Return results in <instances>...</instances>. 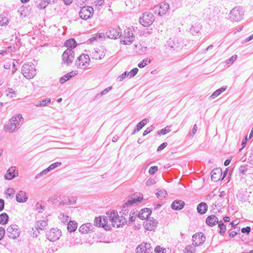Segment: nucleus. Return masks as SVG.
Masks as SVG:
<instances>
[{
	"label": "nucleus",
	"mask_w": 253,
	"mask_h": 253,
	"mask_svg": "<svg viewBox=\"0 0 253 253\" xmlns=\"http://www.w3.org/2000/svg\"><path fill=\"white\" fill-rule=\"evenodd\" d=\"M90 59L86 54H81L76 59L75 64L77 68L82 70H87L90 65Z\"/></svg>",
	"instance_id": "3"
},
{
	"label": "nucleus",
	"mask_w": 253,
	"mask_h": 253,
	"mask_svg": "<svg viewBox=\"0 0 253 253\" xmlns=\"http://www.w3.org/2000/svg\"><path fill=\"white\" fill-rule=\"evenodd\" d=\"M137 253H152L153 248L150 244L142 243L136 249Z\"/></svg>",
	"instance_id": "15"
},
{
	"label": "nucleus",
	"mask_w": 253,
	"mask_h": 253,
	"mask_svg": "<svg viewBox=\"0 0 253 253\" xmlns=\"http://www.w3.org/2000/svg\"><path fill=\"white\" fill-rule=\"evenodd\" d=\"M201 29V26L199 24H194L192 26L190 32L193 35L198 34Z\"/></svg>",
	"instance_id": "32"
},
{
	"label": "nucleus",
	"mask_w": 253,
	"mask_h": 253,
	"mask_svg": "<svg viewBox=\"0 0 253 253\" xmlns=\"http://www.w3.org/2000/svg\"><path fill=\"white\" fill-rule=\"evenodd\" d=\"M248 169V166L247 165H242L239 168V171L240 173L242 174H245L246 172H247Z\"/></svg>",
	"instance_id": "52"
},
{
	"label": "nucleus",
	"mask_w": 253,
	"mask_h": 253,
	"mask_svg": "<svg viewBox=\"0 0 253 253\" xmlns=\"http://www.w3.org/2000/svg\"><path fill=\"white\" fill-rule=\"evenodd\" d=\"M167 195V192L165 190H160L156 193V195L158 198L163 199L165 198Z\"/></svg>",
	"instance_id": "40"
},
{
	"label": "nucleus",
	"mask_w": 253,
	"mask_h": 253,
	"mask_svg": "<svg viewBox=\"0 0 253 253\" xmlns=\"http://www.w3.org/2000/svg\"><path fill=\"white\" fill-rule=\"evenodd\" d=\"M64 45L67 47V48L72 49L77 46V43L74 39H70L65 42Z\"/></svg>",
	"instance_id": "28"
},
{
	"label": "nucleus",
	"mask_w": 253,
	"mask_h": 253,
	"mask_svg": "<svg viewBox=\"0 0 253 253\" xmlns=\"http://www.w3.org/2000/svg\"><path fill=\"white\" fill-rule=\"evenodd\" d=\"M59 218L63 222H68L69 221V216L64 213H61L59 216Z\"/></svg>",
	"instance_id": "43"
},
{
	"label": "nucleus",
	"mask_w": 253,
	"mask_h": 253,
	"mask_svg": "<svg viewBox=\"0 0 253 253\" xmlns=\"http://www.w3.org/2000/svg\"><path fill=\"white\" fill-rule=\"evenodd\" d=\"M93 12V8L91 6H84L80 10L79 15L82 19L87 20L92 16Z\"/></svg>",
	"instance_id": "11"
},
{
	"label": "nucleus",
	"mask_w": 253,
	"mask_h": 253,
	"mask_svg": "<svg viewBox=\"0 0 253 253\" xmlns=\"http://www.w3.org/2000/svg\"><path fill=\"white\" fill-rule=\"evenodd\" d=\"M157 222L153 218H148L144 223V228L147 230L152 231L156 227Z\"/></svg>",
	"instance_id": "20"
},
{
	"label": "nucleus",
	"mask_w": 253,
	"mask_h": 253,
	"mask_svg": "<svg viewBox=\"0 0 253 253\" xmlns=\"http://www.w3.org/2000/svg\"><path fill=\"white\" fill-rule=\"evenodd\" d=\"M218 222L217 218L214 215L209 216L206 219L207 224L210 226L214 225Z\"/></svg>",
	"instance_id": "26"
},
{
	"label": "nucleus",
	"mask_w": 253,
	"mask_h": 253,
	"mask_svg": "<svg viewBox=\"0 0 253 253\" xmlns=\"http://www.w3.org/2000/svg\"><path fill=\"white\" fill-rule=\"evenodd\" d=\"M105 3V0H96L94 1L95 7L99 9Z\"/></svg>",
	"instance_id": "44"
},
{
	"label": "nucleus",
	"mask_w": 253,
	"mask_h": 253,
	"mask_svg": "<svg viewBox=\"0 0 253 253\" xmlns=\"http://www.w3.org/2000/svg\"><path fill=\"white\" fill-rule=\"evenodd\" d=\"M156 183L155 180L153 178H149L146 182V185L150 186L154 185Z\"/></svg>",
	"instance_id": "60"
},
{
	"label": "nucleus",
	"mask_w": 253,
	"mask_h": 253,
	"mask_svg": "<svg viewBox=\"0 0 253 253\" xmlns=\"http://www.w3.org/2000/svg\"><path fill=\"white\" fill-rule=\"evenodd\" d=\"M108 219L107 217H98L94 219V225L96 226H101L104 227L105 229L108 228L107 225Z\"/></svg>",
	"instance_id": "19"
},
{
	"label": "nucleus",
	"mask_w": 253,
	"mask_h": 253,
	"mask_svg": "<svg viewBox=\"0 0 253 253\" xmlns=\"http://www.w3.org/2000/svg\"><path fill=\"white\" fill-rule=\"evenodd\" d=\"M185 205L183 201L181 200H175L171 204V208L174 210H180L182 209Z\"/></svg>",
	"instance_id": "23"
},
{
	"label": "nucleus",
	"mask_w": 253,
	"mask_h": 253,
	"mask_svg": "<svg viewBox=\"0 0 253 253\" xmlns=\"http://www.w3.org/2000/svg\"><path fill=\"white\" fill-rule=\"evenodd\" d=\"M120 28L119 27L111 28L106 32V35L110 39H117L120 36Z\"/></svg>",
	"instance_id": "18"
},
{
	"label": "nucleus",
	"mask_w": 253,
	"mask_h": 253,
	"mask_svg": "<svg viewBox=\"0 0 253 253\" xmlns=\"http://www.w3.org/2000/svg\"><path fill=\"white\" fill-rule=\"evenodd\" d=\"M90 57L94 60H101L104 57L106 49L103 46L91 49L88 51Z\"/></svg>",
	"instance_id": "7"
},
{
	"label": "nucleus",
	"mask_w": 253,
	"mask_h": 253,
	"mask_svg": "<svg viewBox=\"0 0 253 253\" xmlns=\"http://www.w3.org/2000/svg\"><path fill=\"white\" fill-rule=\"evenodd\" d=\"M47 223L45 220H42L38 221L36 223V228L41 230L44 229V227L46 226Z\"/></svg>",
	"instance_id": "33"
},
{
	"label": "nucleus",
	"mask_w": 253,
	"mask_h": 253,
	"mask_svg": "<svg viewBox=\"0 0 253 253\" xmlns=\"http://www.w3.org/2000/svg\"><path fill=\"white\" fill-rule=\"evenodd\" d=\"M136 214L134 212H131L129 214V219L128 222L129 223L132 222L135 220Z\"/></svg>",
	"instance_id": "56"
},
{
	"label": "nucleus",
	"mask_w": 253,
	"mask_h": 253,
	"mask_svg": "<svg viewBox=\"0 0 253 253\" xmlns=\"http://www.w3.org/2000/svg\"><path fill=\"white\" fill-rule=\"evenodd\" d=\"M48 4V3L45 0H40L39 4L37 5V7L39 9L45 8Z\"/></svg>",
	"instance_id": "42"
},
{
	"label": "nucleus",
	"mask_w": 253,
	"mask_h": 253,
	"mask_svg": "<svg viewBox=\"0 0 253 253\" xmlns=\"http://www.w3.org/2000/svg\"><path fill=\"white\" fill-rule=\"evenodd\" d=\"M169 8V4L166 2H161L159 6L155 7V11L160 16L165 15Z\"/></svg>",
	"instance_id": "17"
},
{
	"label": "nucleus",
	"mask_w": 253,
	"mask_h": 253,
	"mask_svg": "<svg viewBox=\"0 0 253 253\" xmlns=\"http://www.w3.org/2000/svg\"><path fill=\"white\" fill-rule=\"evenodd\" d=\"M251 231V228L249 226H247L246 227L243 228L241 229V231L242 233H249Z\"/></svg>",
	"instance_id": "63"
},
{
	"label": "nucleus",
	"mask_w": 253,
	"mask_h": 253,
	"mask_svg": "<svg viewBox=\"0 0 253 253\" xmlns=\"http://www.w3.org/2000/svg\"><path fill=\"white\" fill-rule=\"evenodd\" d=\"M206 240V237L202 233H198L192 237L193 245L196 247L202 245Z\"/></svg>",
	"instance_id": "16"
},
{
	"label": "nucleus",
	"mask_w": 253,
	"mask_h": 253,
	"mask_svg": "<svg viewBox=\"0 0 253 253\" xmlns=\"http://www.w3.org/2000/svg\"><path fill=\"white\" fill-rule=\"evenodd\" d=\"M226 173V171L224 173V175H222V169L220 168H216L214 169L211 173V179L212 181L214 182H217L218 180L221 179H223L224 177L225 176Z\"/></svg>",
	"instance_id": "13"
},
{
	"label": "nucleus",
	"mask_w": 253,
	"mask_h": 253,
	"mask_svg": "<svg viewBox=\"0 0 253 253\" xmlns=\"http://www.w3.org/2000/svg\"><path fill=\"white\" fill-rule=\"evenodd\" d=\"M8 221V216L5 213H3L0 215V224H5Z\"/></svg>",
	"instance_id": "34"
},
{
	"label": "nucleus",
	"mask_w": 253,
	"mask_h": 253,
	"mask_svg": "<svg viewBox=\"0 0 253 253\" xmlns=\"http://www.w3.org/2000/svg\"><path fill=\"white\" fill-rule=\"evenodd\" d=\"M18 175V171H16L15 167H11L6 171L4 178L6 180H11Z\"/></svg>",
	"instance_id": "21"
},
{
	"label": "nucleus",
	"mask_w": 253,
	"mask_h": 253,
	"mask_svg": "<svg viewBox=\"0 0 253 253\" xmlns=\"http://www.w3.org/2000/svg\"><path fill=\"white\" fill-rule=\"evenodd\" d=\"M67 200H68L67 202H62V205H71L74 204L76 203L77 198L76 197H71L70 198H67Z\"/></svg>",
	"instance_id": "36"
},
{
	"label": "nucleus",
	"mask_w": 253,
	"mask_h": 253,
	"mask_svg": "<svg viewBox=\"0 0 253 253\" xmlns=\"http://www.w3.org/2000/svg\"><path fill=\"white\" fill-rule=\"evenodd\" d=\"M8 22L9 21L7 16L3 14L0 15V26L6 25Z\"/></svg>",
	"instance_id": "35"
},
{
	"label": "nucleus",
	"mask_w": 253,
	"mask_h": 253,
	"mask_svg": "<svg viewBox=\"0 0 253 253\" xmlns=\"http://www.w3.org/2000/svg\"><path fill=\"white\" fill-rule=\"evenodd\" d=\"M61 165V162H56L55 163H53L51 164L50 166H49L48 168L50 169V170H53L56 168L57 167L60 166Z\"/></svg>",
	"instance_id": "51"
},
{
	"label": "nucleus",
	"mask_w": 253,
	"mask_h": 253,
	"mask_svg": "<svg viewBox=\"0 0 253 253\" xmlns=\"http://www.w3.org/2000/svg\"><path fill=\"white\" fill-rule=\"evenodd\" d=\"M151 214V211L150 209L145 208L142 209L138 214V216L141 219H148L150 218V215Z\"/></svg>",
	"instance_id": "22"
},
{
	"label": "nucleus",
	"mask_w": 253,
	"mask_h": 253,
	"mask_svg": "<svg viewBox=\"0 0 253 253\" xmlns=\"http://www.w3.org/2000/svg\"><path fill=\"white\" fill-rule=\"evenodd\" d=\"M219 230V233L221 235H223L226 231V226L223 223H220L218 224Z\"/></svg>",
	"instance_id": "48"
},
{
	"label": "nucleus",
	"mask_w": 253,
	"mask_h": 253,
	"mask_svg": "<svg viewBox=\"0 0 253 253\" xmlns=\"http://www.w3.org/2000/svg\"><path fill=\"white\" fill-rule=\"evenodd\" d=\"M158 169V168L157 166H153L150 168V169L149 170V172L151 174H153L156 171H157Z\"/></svg>",
	"instance_id": "55"
},
{
	"label": "nucleus",
	"mask_w": 253,
	"mask_h": 253,
	"mask_svg": "<svg viewBox=\"0 0 253 253\" xmlns=\"http://www.w3.org/2000/svg\"><path fill=\"white\" fill-rule=\"evenodd\" d=\"M167 146V142H164L162 144H161L157 148L158 151H160L164 149Z\"/></svg>",
	"instance_id": "61"
},
{
	"label": "nucleus",
	"mask_w": 253,
	"mask_h": 253,
	"mask_svg": "<svg viewBox=\"0 0 253 253\" xmlns=\"http://www.w3.org/2000/svg\"><path fill=\"white\" fill-rule=\"evenodd\" d=\"M244 15V11L242 8L236 6L233 8L229 14V19L232 22H238L241 21Z\"/></svg>",
	"instance_id": "4"
},
{
	"label": "nucleus",
	"mask_w": 253,
	"mask_h": 253,
	"mask_svg": "<svg viewBox=\"0 0 253 253\" xmlns=\"http://www.w3.org/2000/svg\"><path fill=\"white\" fill-rule=\"evenodd\" d=\"M77 228V223L73 221H69L68 224L67 229L70 232L75 231Z\"/></svg>",
	"instance_id": "31"
},
{
	"label": "nucleus",
	"mask_w": 253,
	"mask_h": 253,
	"mask_svg": "<svg viewBox=\"0 0 253 253\" xmlns=\"http://www.w3.org/2000/svg\"><path fill=\"white\" fill-rule=\"evenodd\" d=\"M138 69L137 68H134L132 69L130 72H128L129 78L133 77L138 72Z\"/></svg>",
	"instance_id": "49"
},
{
	"label": "nucleus",
	"mask_w": 253,
	"mask_h": 253,
	"mask_svg": "<svg viewBox=\"0 0 253 253\" xmlns=\"http://www.w3.org/2000/svg\"><path fill=\"white\" fill-rule=\"evenodd\" d=\"M237 55H234L232 56H231L230 58L227 59L226 61V64H229L230 63H233L237 59Z\"/></svg>",
	"instance_id": "54"
},
{
	"label": "nucleus",
	"mask_w": 253,
	"mask_h": 253,
	"mask_svg": "<svg viewBox=\"0 0 253 253\" xmlns=\"http://www.w3.org/2000/svg\"><path fill=\"white\" fill-rule=\"evenodd\" d=\"M134 35L131 28L125 29L121 36V42L125 44L131 43L134 40Z\"/></svg>",
	"instance_id": "8"
},
{
	"label": "nucleus",
	"mask_w": 253,
	"mask_h": 253,
	"mask_svg": "<svg viewBox=\"0 0 253 253\" xmlns=\"http://www.w3.org/2000/svg\"><path fill=\"white\" fill-rule=\"evenodd\" d=\"M44 209V205L42 202L37 203L36 205V209L41 212Z\"/></svg>",
	"instance_id": "46"
},
{
	"label": "nucleus",
	"mask_w": 253,
	"mask_h": 253,
	"mask_svg": "<svg viewBox=\"0 0 253 253\" xmlns=\"http://www.w3.org/2000/svg\"><path fill=\"white\" fill-rule=\"evenodd\" d=\"M196 251L195 247L192 244L187 246L185 250L184 253H195Z\"/></svg>",
	"instance_id": "37"
},
{
	"label": "nucleus",
	"mask_w": 253,
	"mask_h": 253,
	"mask_svg": "<svg viewBox=\"0 0 253 253\" xmlns=\"http://www.w3.org/2000/svg\"><path fill=\"white\" fill-rule=\"evenodd\" d=\"M5 92L6 96L10 98H15L17 96L16 91L11 88L6 89Z\"/></svg>",
	"instance_id": "30"
},
{
	"label": "nucleus",
	"mask_w": 253,
	"mask_h": 253,
	"mask_svg": "<svg viewBox=\"0 0 253 253\" xmlns=\"http://www.w3.org/2000/svg\"><path fill=\"white\" fill-rule=\"evenodd\" d=\"M7 232L9 237L15 239L19 237L20 235V230L17 225L15 224L11 225L7 228Z\"/></svg>",
	"instance_id": "14"
},
{
	"label": "nucleus",
	"mask_w": 253,
	"mask_h": 253,
	"mask_svg": "<svg viewBox=\"0 0 253 253\" xmlns=\"http://www.w3.org/2000/svg\"><path fill=\"white\" fill-rule=\"evenodd\" d=\"M107 214L112 225L114 227H120L126 222V220L123 216H120L115 211H109Z\"/></svg>",
	"instance_id": "2"
},
{
	"label": "nucleus",
	"mask_w": 253,
	"mask_h": 253,
	"mask_svg": "<svg viewBox=\"0 0 253 253\" xmlns=\"http://www.w3.org/2000/svg\"><path fill=\"white\" fill-rule=\"evenodd\" d=\"M150 62H151L150 59H144L142 62H140L138 64V66L140 68H143L145 66H146L148 63H150Z\"/></svg>",
	"instance_id": "45"
},
{
	"label": "nucleus",
	"mask_w": 253,
	"mask_h": 253,
	"mask_svg": "<svg viewBox=\"0 0 253 253\" xmlns=\"http://www.w3.org/2000/svg\"><path fill=\"white\" fill-rule=\"evenodd\" d=\"M16 201L18 202H25L27 199L28 197L26 195V194L25 192L23 191H20L17 195H16Z\"/></svg>",
	"instance_id": "24"
},
{
	"label": "nucleus",
	"mask_w": 253,
	"mask_h": 253,
	"mask_svg": "<svg viewBox=\"0 0 253 253\" xmlns=\"http://www.w3.org/2000/svg\"><path fill=\"white\" fill-rule=\"evenodd\" d=\"M170 131H171V130L169 128V127L167 126V127L162 129L159 131H158V134L159 135H161V134L165 135V134H167V133L170 132Z\"/></svg>",
	"instance_id": "47"
},
{
	"label": "nucleus",
	"mask_w": 253,
	"mask_h": 253,
	"mask_svg": "<svg viewBox=\"0 0 253 253\" xmlns=\"http://www.w3.org/2000/svg\"><path fill=\"white\" fill-rule=\"evenodd\" d=\"M153 129V127L152 126H151L150 127L147 128L143 132V135L145 136L146 134L150 133L151 131H152Z\"/></svg>",
	"instance_id": "62"
},
{
	"label": "nucleus",
	"mask_w": 253,
	"mask_h": 253,
	"mask_svg": "<svg viewBox=\"0 0 253 253\" xmlns=\"http://www.w3.org/2000/svg\"><path fill=\"white\" fill-rule=\"evenodd\" d=\"M15 193V191L13 188H8L5 191V194L8 198L13 197Z\"/></svg>",
	"instance_id": "41"
},
{
	"label": "nucleus",
	"mask_w": 253,
	"mask_h": 253,
	"mask_svg": "<svg viewBox=\"0 0 253 253\" xmlns=\"http://www.w3.org/2000/svg\"><path fill=\"white\" fill-rule=\"evenodd\" d=\"M111 89H112V87L111 86L108 87V88H106L104 89L103 90H102L100 92L101 95H103L106 94Z\"/></svg>",
	"instance_id": "64"
},
{
	"label": "nucleus",
	"mask_w": 253,
	"mask_h": 253,
	"mask_svg": "<svg viewBox=\"0 0 253 253\" xmlns=\"http://www.w3.org/2000/svg\"><path fill=\"white\" fill-rule=\"evenodd\" d=\"M68 76L67 74L64 75V76H63L62 77H61L60 79V83L61 84H63L66 81L69 80L70 79L69 77H67Z\"/></svg>",
	"instance_id": "57"
},
{
	"label": "nucleus",
	"mask_w": 253,
	"mask_h": 253,
	"mask_svg": "<svg viewBox=\"0 0 253 253\" xmlns=\"http://www.w3.org/2000/svg\"><path fill=\"white\" fill-rule=\"evenodd\" d=\"M92 227V225L90 223H87L82 225L79 228V231L84 234L87 233L91 230Z\"/></svg>",
	"instance_id": "25"
},
{
	"label": "nucleus",
	"mask_w": 253,
	"mask_h": 253,
	"mask_svg": "<svg viewBox=\"0 0 253 253\" xmlns=\"http://www.w3.org/2000/svg\"><path fill=\"white\" fill-rule=\"evenodd\" d=\"M50 169H49L48 168H47V169L43 170L40 173H39L36 177L37 178L39 176H41L44 174H46L47 172H48L49 171H50Z\"/></svg>",
	"instance_id": "59"
},
{
	"label": "nucleus",
	"mask_w": 253,
	"mask_h": 253,
	"mask_svg": "<svg viewBox=\"0 0 253 253\" xmlns=\"http://www.w3.org/2000/svg\"><path fill=\"white\" fill-rule=\"evenodd\" d=\"M154 19V16L152 13L146 12L140 17L139 22L143 26L148 27L152 24Z\"/></svg>",
	"instance_id": "9"
},
{
	"label": "nucleus",
	"mask_w": 253,
	"mask_h": 253,
	"mask_svg": "<svg viewBox=\"0 0 253 253\" xmlns=\"http://www.w3.org/2000/svg\"><path fill=\"white\" fill-rule=\"evenodd\" d=\"M61 235V231L57 228H52L46 234L47 239L50 241H55L58 240Z\"/></svg>",
	"instance_id": "12"
},
{
	"label": "nucleus",
	"mask_w": 253,
	"mask_h": 253,
	"mask_svg": "<svg viewBox=\"0 0 253 253\" xmlns=\"http://www.w3.org/2000/svg\"><path fill=\"white\" fill-rule=\"evenodd\" d=\"M147 120L146 119L142 120L137 125L135 130L139 131L147 124Z\"/></svg>",
	"instance_id": "39"
},
{
	"label": "nucleus",
	"mask_w": 253,
	"mask_h": 253,
	"mask_svg": "<svg viewBox=\"0 0 253 253\" xmlns=\"http://www.w3.org/2000/svg\"><path fill=\"white\" fill-rule=\"evenodd\" d=\"M136 197L137 198H131L130 199L128 200L126 202L124 203L122 207V211L123 212V214H126V212H128V208L129 206L134 204H137L143 199V196L140 194H139L138 196L137 195Z\"/></svg>",
	"instance_id": "6"
},
{
	"label": "nucleus",
	"mask_w": 253,
	"mask_h": 253,
	"mask_svg": "<svg viewBox=\"0 0 253 253\" xmlns=\"http://www.w3.org/2000/svg\"><path fill=\"white\" fill-rule=\"evenodd\" d=\"M78 74V71H76V70L73 71H71V72L68 73V74H67L68 76L67 77H69V78L71 79V78L76 76Z\"/></svg>",
	"instance_id": "58"
},
{
	"label": "nucleus",
	"mask_w": 253,
	"mask_h": 253,
	"mask_svg": "<svg viewBox=\"0 0 253 253\" xmlns=\"http://www.w3.org/2000/svg\"><path fill=\"white\" fill-rule=\"evenodd\" d=\"M227 86H223L220 88L216 90L211 95V98L212 99L215 98L217 96L219 95L222 92L224 91L227 89Z\"/></svg>",
	"instance_id": "29"
},
{
	"label": "nucleus",
	"mask_w": 253,
	"mask_h": 253,
	"mask_svg": "<svg viewBox=\"0 0 253 253\" xmlns=\"http://www.w3.org/2000/svg\"><path fill=\"white\" fill-rule=\"evenodd\" d=\"M23 76L28 79H33L36 75V70L33 63L24 64L22 68Z\"/></svg>",
	"instance_id": "5"
},
{
	"label": "nucleus",
	"mask_w": 253,
	"mask_h": 253,
	"mask_svg": "<svg viewBox=\"0 0 253 253\" xmlns=\"http://www.w3.org/2000/svg\"><path fill=\"white\" fill-rule=\"evenodd\" d=\"M50 102V99H45L44 100H42L41 101L38 102L36 104L35 106L37 107H41V106H45L47 103H49Z\"/></svg>",
	"instance_id": "38"
},
{
	"label": "nucleus",
	"mask_w": 253,
	"mask_h": 253,
	"mask_svg": "<svg viewBox=\"0 0 253 253\" xmlns=\"http://www.w3.org/2000/svg\"><path fill=\"white\" fill-rule=\"evenodd\" d=\"M23 118L21 114L13 116L4 125V130L5 132L13 133L16 131L22 124Z\"/></svg>",
	"instance_id": "1"
},
{
	"label": "nucleus",
	"mask_w": 253,
	"mask_h": 253,
	"mask_svg": "<svg viewBox=\"0 0 253 253\" xmlns=\"http://www.w3.org/2000/svg\"><path fill=\"white\" fill-rule=\"evenodd\" d=\"M75 57V53L73 49L67 48L62 54V59L63 62L69 65L73 62Z\"/></svg>",
	"instance_id": "10"
},
{
	"label": "nucleus",
	"mask_w": 253,
	"mask_h": 253,
	"mask_svg": "<svg viewBox=\"0 0 253 253\" xmlns=\"http://www.w3.org/2000/svg\"><path fill=\"white\" fill-rule=\"evenodd\" d=\"M155 251L156 253H166V251L165 249H163L160 246H158L155 248Z\"/></svg>",
	"instance_id": "53"
},
{
	"label": "nucleus",
	"mask_w": 253,
	"mask_h": 253,
	"mask_svg": "<svg viewBox=\"0 0 253 253\" xmlns=\"http://www.w3.org/2000/svg\"><path fill=\"white\" fill-rule=\"evenodd\" d=\"M197 209L199 213L204 214L208 210V206L205 203L202 202L198 205Z\"/></svg>",
	"instance_id": "27"
},
{
	"label": "nucleus",
	"mask_w": 253,
	"mask_h": 253,
	"mask_svg": "<svg viewBox=\"0 0 253 253\" xmlns=\"http://www.w3.org/2000/svg\"><path fill=\"white\" fill-rule=\"evenodd\" d=\"M128 72H125L124 73L121 74L118 77V80L119 81H122L124 80L126 77H128Z\"/></svg>",
	"instance_id": "50"
}]
</instances>
